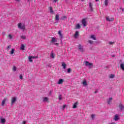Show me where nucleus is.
Listing matches in <instances>:
<instances>
[{
    "instance_id": "31",
    "label": "nucleus",
    "mask_w": 124,
    "mask_h": 124,
    "mask_svg": "<svg viewBox=\"0 0 124 124\" xmlns=\"http://www.w3.org/2000/svg\"><path fill=\"white\" fill-rule=\"evenodd\" d=\"M20 49L21 50H25V46H24V45H21Z\"/></svg>"
},
{
    "instance_id": "21",
    "label": "nucleus",
    "mask_w": 124,
    "mask_h": 124,
    "mask_svg": "<svg viewBox=\"0 0 124 124\" xmlns=\"http://www.w3.org/2000/svg\"><path fill=\"white\" fill-rule=\"evenodd\" d=\"M90 38H92L93 40H96V38L94 36V35H91Z\"/></svg>"
},
{
    "instance_id": "17",
    "label": "nucleus",
    "mask_w": 124,
    "mask_h": 124,
    "mask_svg": "<svg viewBox=\"0 0 124 124\" xmlns=\"http://www.w3.org/2000/svg\"><path fill=\"white\" fill-rule=\"evenodd\" d=\"M79 35V31H76L75 34H74V37L75 38H77V36Z\"/></svg>"
},
{
    "instance_id": "5",
    "label": "nucleus",
    "mask_w": 124,
    "mask_h": 124,
    "mask_svg": "<svg viewBox=\"0 0 124 124\" xmlns=\"http://www.w3.org/2000/svg\"><path fill=\"white\" fill-rule=\"evenodd\" d=\"M82 24L83 25V27L87 26V19L86 18H83L81 21Z\"/></svg>"
},
{
    "instance_id": "16",
    "label": "nucleus",
    "mask_w": 124,
    "mask_h": 124,
    "mask_svg": "<svg viewBox=\"0 0 124 124\" xmlns=\"http://www.w3.org/2000/svg\"><path fill=\"white\" fill-rule=\"evenodd\" d=\"M6 101V98H4L3 100L2 101V103H1L2 106H3L4 104H5Z\"/></svg>"
},
{
    "instance_id": "38",
    "label": "nucleus",
    "mask_w": 124,
    "mask_h": 124,
    "mask_svg": "<svg viewBox=\"0 0 124 124\" xmlns=\"http://www.w3.org/2000/svg\"><path fill=\"white\" fill-rule=\"evenodd\" d=\"M19 79H20V80H23V76L22 75H19Z\"/></svg>"
},
{
    "instance_id": "26",
    "label": "nucleus",
    "mask_w": 124,
    "mask_h": 124,
    "mask_svg": "<svg viewBox=\"0 0 124 124\" xmlns=\"http://www.w3.org/2000/svg\"><path fill=\"white\" fill-rule=\"evenodd\" d=\"M109 77L110 79H113L115 78V75H109Z\"/></svg>"
},
{
    "instance_id": "50",
    "label": "nucleus",
    "mask_w": 124,
    "mask_h": 124,
    "mask_svg": "<svg viewBox=\"0 0 124 124\" xmlns=\"http://www.w3.org/2000/svg\"><path fill=\"white\" fill-rule=\"evenodd\" d=\"M120 9H122V11L124 12V9L122 8H120Z\"/></svg>"
},
{
    "instance_id": "13",
    "label": "nucleus",
    "mask_w": 124,
    "mask_h": 124,
    "mask_svg": "<svg viewBox=\"0 0 124 124\" xmlns=\"http://www.w3.org/2000/svg\"><path fill=\"white\" fill-rule=\"evenodd\" d=\"M82 84H83V86H84V87L88 86V82H87V80H83Z\"/></svg>"
},
{
    "instance_id": "29",
    "label": "nucleus",
    "mask_w": 124,
    "mask_h": 124,
    "mask_svg": "<svg viewBox=\"0 0 124 124\" xmlns=\"http://www.w3.org/2000/svg\"><path fill=\"white\" fill-rule=\"evenodd\" d=\"M108 1H109V0H105V4L106 6H108Z\"/></svg>"
},
{
    "instance_id": "7",
    "label": "nucleus",
    "mask_w": 124,
    "mask_h": 124,
    "mask_svg": "<svg viewBox=\"0 0 124 124\" xmlns=\"http://www.w3.org/2000/svg\"><path fill=\"white\" fill-rule=\"evenodd\" d=\"M119 108L120 111H124V105H123L122 104H119Z\"/></svg>"
},
{
    "instance_id": "36",
    "label": "nucleus",
    "mask_w": 124,
    "mask_h": 124,
    "mask_svg": "<svg viewBox=\"0 0 124 124\" xmlns=\"http://www.w3.org/2000/svg\"><path fill=\"white\" fill-rule=\"evenodd\" d=\"M59 100H62V95H59Z\"/></svg>"
},
{
    "instance_id": "22",
    "label": "nucleus",
    "mask_w": 124,
    "mask_h": 124,
    "mask_svg": "<svg viewBox=\"0 0 124 124\" xmlns=\"http://www.w3.org/2000/svg\"><path fill=\"white\" fill-rule=\"evenodd\" d=\"M0 122L1 124H4L5 123V119L4 118L0 119Z\"/></svg>"
},
{
    "instance_id": "46",
    "label": "nucleus",
    "mask_w": 124,
    "mask_h": 124,
    "mask_svg": "<svg viewBox=\"0 0 124 124\" xmlns=\"http://www.w3.org/2000/svg\"><path fill=\"white\" fill-rule=\"evenodd\" d=\"M22 124H27V122L23 121Z\"/></svg>"
},
{
    "instance_id": "37",
    "label": "nucleus",
    "mask_w": 124,
    "mask_h": 124,
    "mask_svg": "<svg viewBox=\"0 0 124 124\" xmlns=\"http://www.w3.org/2000/svg\"><path fill=\"white\" fill-rule=\"evenodd\" d=\"M32 59H38V56H31Z\"/></svg>"
},
{
    "instance_id": "11",
    "label": "nucleus",
    "mask_w": 124,
    "mask_h": 124,
    "mask_svg": "<svg viewBox=\"0 0 124 124\" xmlns=\"http://www.w3.org/2000/svg\"><path fill=\"white\" fill-rule=\"evenodd\" d=\"M63 83V79L61 78L59 80L58 82V84L59 85H61Z\"/></svg>"
},
{
    "instance_id": "27",
    "label": "nucleus",
    "mask_w": 124,
    "mask_h": 124,
    "mask_svg": "<svg viewBox=\"0 0 124 124\" xmlns=\"http://www.w3.org/2000/svg\"><path fill=\"white\" fill-rule=\"evenodd\" d=\"M112 99H113L112 97L109 98V99L108 100V104H110V103H111V101H112Z\"/></svg>"
},
{
    "instance_id": "54",
    "label": "nucleus",
    "mask_w": 124,
    "mask_h": 124,
    "mask_svg": "<svg viewBox=\"0 0 124 124\" xmlns=\"http://www.w3.org/2000/svg\"><path fill=\"white\" fill-rule=\"evenodd\" d=\"M28 0L30 1V0Z\"/></svg>"
},
{
    "instance_id": "35",
    "label": "nucleus",
    "mask_w": 124,
    "mask_h": 124,
    "mask_svg": "<svg viewBox=\"0 0 124 124\" xmlns=\"http://www.w3.org/2000/svg\"><path fill=\"white\" fill-rule=\"evenodd\" d=\"M94 117H95V114H92L91 115V118H92V120H93V119H94Z\"/></svg>"
},
{
    "instance_id": "40",
    "label": "nucleus",
    "mask_w": 124,
    "mask_h": 124,
    "mask_svg": "<svg viewBox=\"0 0 124 124\" xmlns=\"http://www.w3.org/2000/svg\"><path fill=\"white\" fill-rule=\"evenodd\" d=\"M13 69L14 71H16V67L15 66H14L13 68Z\"/></svg>"
},
{
    "instance_id": "24",
    "label": "nucleus",
    "mask_w": 124,
    "mask_h": 124,
    "mask_svg": "<svg viewBox=\"0 0 124 124\" xmlns=\"http://www.w3.org/2000/svg\"><path fill=\"white\" fill-rule=\"evenodd\" d=\"M15 51V49H14V48H12L11 51L10 52V54L11 55H13L14 54Z\"/></svg>"
},
{
    "instance_id": "3",
    "label": "nucleus",
    "mask_w": 124,
    "mask_h": 124,
    "mask_svg": "<svg viewBox=\"0 0 124 124\" xmlns=\"http://www.w3.org/2000/svg\"><path fill=\"white\" fill-rule=\"evenodd\" d=\"M16 100H17V98L16 97H12L11 98V105H14L15 103L16 102Z\"/></svg>"
},
{
    "instance_id": "14",
    "label": "nucleus",
    "mask_w": 124,
    "mask_h": 124,
    "mask_svg": "<svg viewBox=\"0 0 124 124\" xmlns=\"http://www.w3.org/2000/svg\"><path fill=\"white\" fill-rule=\"evenodd\" d=\"M81 28V26H80V24L78 23L76 25L75 29L76 30H79Z\"/></svg>"
},
{
    "instance_id": "52",
    "label": "nucleus",
    "mask_w": 124,
    "mask_h": 124,
    "mask_svg": "<svg viewBox=\"0 0 124 124\" xmlns=\"http://www.w3.org/2000/svg\"><path fill=\"white\" fill-rule=\"evenodd\" d=\"M16 1H19V0H15Z\"/></svg>"
},
{
    "instance_id": "19",
    "label": "nucleus",
    "mask_w": 124,
    "mask_h": 124,
    "mask_svg": "<svg viewBox=\"0 0 124 124\" xmlns=\"http://www.w3.org/2000/svg\"><path fill=\"white\" fill-rule=\"evenodd\" d=\"M62 66L63 67V69H65L66 68V64L64 63V62H62Z\"/></svg>"
},
{
    "instance_id": "44",
    "label": "nucleus",
    "mask_w": 124,
    "mask_h": 124,
    "mask_svg": "<svg viewBox=\"0 0 124 124\" xmlns=\"http://www.w3.org/2000/svg\"><path fill=\"white\" fill-rule=\"evenodd\" d=\"M62 31L61 30H60V31H58V34L59 35H60V34H62Z\"/></svg>"
},
{
    "instance_id": "41",
    "label": "nucleus",
    "mask_w": 124,
    "mask_h": 124,
    "mask_svg": "<svg viewBox=\"0 0 124 124\" xmlns=\"http://www.w3.org/2000/svg\"><path fill=\"white\" fill-rule=\"evenodd\" d=\"M88 42H89V43H90V44H93V41L91 40H89L88 41Z\"/></svg>"
},
{
    "instance_id": "32",
    "label": "nucleus",
    "mask_w": 124,
    "mask_h": 124,
    "mask_svg": "<svg viewBox=\"0 0 124 124\" xmlns=\"http://www.w3.org/2000/svg\"><path fill=\"white\" fill-rule=\"evenodd\" d=\"M8 37L10 39H12V35L9 34L8 36Z\"/></svg>"
},
{
    "instance_id": "15",
    "label": "nucleus",
    "mask_w": 124,
    "mask_h": 124,
    "mask_svg": "<svg viewBox=\"0 0 124 124\" xmlns=\"http://www.w3.org/2000/svg\"><path fill=\"white\" fill-rule=\"evenodd\" d=\"M50 58H51V59H54L55 58V54L54 53L53 51L51 52V53L50 54Z\"/></svg>"
},
{
    "instance_id": "12",
    "label": "nucleus",
    "mask_w": 124,
    "mask_h": 124,
    "mask_svg": "<svg viewBox=\"0 0 124 124\" xmlns=\"http://www.w3.org/2000/svg\"><path fill=\"white\" fill-rule=\"evenodd\" d=\"M55 42H57V38L55 37H52L51 40V43H55Z\"/></svg>"
},
{
    "instance_id": "2",
    "label": "nucleus",
    "mask_w": 124,
    "mask_h": 124,
    "mask_svg": "<svg viewBox=\"0 0 124 124\" xmlns=\"http://www.w3.org/2000/svg\"><path fill=\"white\" fill-rule=\"evenodd\" d=\"M84 62L85 63V65L88 66L89 68H92V67H93V63H90L88 61H85Z\"/></svg>"
},
{
    "instance_id": "25",
    "label": "nucleus",
    "mask_w": 124,
    "mask_h": 124,
    "mask_svg": "<svg viewBox=\"0 0 124 124\" xmlns=\"http://www.w3.org/2000/svg\"><path fill=\"white\" fill-rule=\"evenodd\" d=\"M89 7H90L91 10L93 11V4H92L91 2L89 3Z\"/></svg>"
},
{
    "instance_id": "45",
    "label": "nucleus",
    "mask_w": 124,
    "mask_h": 124,
    "mask_svg": "<svg viewBox=\"0 0 124 124\" xmlns=\"http://www.w3.org/2000/svg\"><path fill=\"white\" fill-rule=\"evenodd\" d=\"M10 48H11V46H8L7 47V49L9 50V49H10Z\"/></svg>"
},
{
    "instance_id": "10",
    "label": "nucleus",
    "mask_w": 124,
    "mask_h": 124,
    "mask_svg": "<svg viewBox=\"0 0 124 124\" xmlns=\"http://www.w3.org/2000/svg\"><path fill=\"white\" fill-rule=\"evenodd\" d=\"M49 101V98L47 97H45L43 99V102H48Z\"/></svg>"
},
{
    "instance_id": "48",
    "label": "nucleus",
    "mask_w": 124,
    "mask_h": 124,
    "mask_svg": "<svg viewBox=\"0 0 124 124\" xmlns=\"http://www.w3.org/2000/svg\"><path fill=\"white\" fill-rule=\"evenodd\" d=\"M55 45H56V46H58V45H59V43H54V44Z\"/></svg>"
},
{
    "instance_id": "4",
    "label": "nucleus",
    "mask_w": 124,
    "mask_h": 124,
    "mask_svg": "<svg viewBox=\"0 0 124 124\" xmlns=\"http://www.w3.org/2000/svg\"><path fill=\"white\" fill-rule=\"evenodd\" d=\"M106 19L107 21H108V22H113V21L115 20V18H114V17H111L109 18V16H106Z\"/></svg>"
},
{
    "instance_id": "49",
    "label": "nucleus",
    "mask_w": 124,
    "mask_h": 124,
    "mask_svg": "<svg viewBox=\"0 0 124 124\" xmlns=\"http://www.w3.org/2000/svg\"><path fill=\"white\" fill-rule=\"evenodd\" d=\"M97 92H98L97 90H96L95 91V92H94V93H97Z\"/></svg>"
},
{
    "instance_id": "28",
    "label": "nucleus",
    "mask_w": 124,
    "mask_h": 124,
    "mask_svg": "<svg viewBox=\"0 0 124 124\" xmlns=\"http://www.w3.org/2000/svg\"><path fill=\"white\" fill-rule=\"evenodd\" d=\"M20 38L22 39H27V37L25 35H21L20 36Z\"/></svg>"
},
{
    "instance_id": "1",
    "label": "nucleus",
    "mask_w": 124,
    "mask_h": 124,
    "mask_svg": "<svg viewBox=\"0 0 124 124\" xmlns=\"http://www.w3.org/2000/svg\"><path fill=\"white\" fill-rule=\"evenodd\" d=\"M18 28L20 30H21L22 31H25V30H26V26L25 24H22L21 22L18 24Z\"/></svg>"
},
{
    "instance_id": "18",
    "label": "nucleus",
    "mask_w": 124,
    "mask_h": 124,
    "mask_svg": "<svg viewBox=\"0 0 124 124\" xmlns=\"http://www.w3.org/2000/svg\"><path fill=\"white\" fill-rule=\"evenodd\" d=\"M77 105H78V102H76V103H75V104L73 106V109H75V108H77Z\"/></svg>"
},
{
    "instance_id": "39",
    "label": "nucleus",
    "mask_w": 124,
    "mask_h": 124,
    "mask_svg": "<svg viewBox=\"0 0 124 124\" xmlns=\"http://www.w3.org/2000/svg\"><path fill=\"white\" fill-rule=\"evenodd\" d=\"M67 73H70V72H71V69L70 68H68V69H67Z\"/></svg>"
},
{
    "instance_id": "30",
    "label": "nucleus",
    "mask_w": 124,
    "mask_h": 124,
    "mask_svg": "<svg viewBox=\"0 0 124 124\" xmlns=\"http://www.w3.org/2000/svg\"><path fill=\"white\" fill-rule=\"evenodd\" d=\"M31 59H32V57H31V56H29V62H32V60Z\"/></svg>"
},
{
    "instance_id": "20",
    "label": "nucleus",
    "mask_w": 124,
    "mask_h": 124,
    "mask_svg": "<svg viewBox=\"0 0 124 124\" xmlns=\"http://www.w3.org/2000/svg\"><path fill=\"white\" fill-rule=\"evenodd\" d=\"M49 9L50 11V13L51 14H53L54 13V11L53 10V8L51 6H50L49 7Z\"/></svg>"
},
{
    "instance_id": "34",
    "label": "nucleus",
    "mask_w": 124,
    "mask_h": 124,
    "mask_svg": "<svg viewBox=\"0 0 124 124\" xmlns=\"http://www.w3.org/2000/svg\"><path fill=\"white\" fill-rule=\"evenodd\" d=\"M66 16H63L61 17V20H64L65 19H66Z\"/></svg>"
},
{
    "instance_id": "6",
    "label": "nucleus",
    "mask_w": 124,
    "mask_h": 124,
    "mask_svg": "<svg viewBox=\"0 0 124 124\" xmlns=\"http://www.w3.org/2000/svg\"><path fill=\"white\" fill-rule=\"evenodd\" d=\"M78 48L80 52H84V48H83V46H81V45H78Z\"/></svg>"
},
{
    "instance_id": "51",
    "label": "nucleus",
    "mask_w": 124,
    "mask_h": 124,
    "mask_svg": "<svg viewBox=\"0 0 124 124\" xmlns=\"http://www.w3.org/2000/svg\"><path fill=\"white\" fill-rule=\"evenodd\" d=\"M49 94H52V91H50V92Z\"/></svg>"
},
{
    "instance_id": "43",
    "label": "nucleus",
    "mask_w": 124,
    "mask_h": 124,
    "mask_svg": "<svg viewBox=\"0 0 124 124\" xmlns=\"http://www.w3.org/2000/svg\"><path fill=\"white\" fill-rule=\"evenodd\" d=\"M109 44H110V45H113V44H114L115 43L113 42H109Z\"/></svg>"
},
{
    "instance_id": "42",
    "label": "nucleus",
    "mask_w": 124,
    "mask_h": 124,
    "mask_svg": "<svg viewBox=\"0 0 124 124\" xmlns=\"http://www.w3.org/2000/svg\"><path fill=\"white\" fill-rule=\"evenodd\" d=\"M60 37H61V39H62V38H63V36L62 35V34H61L60 35H59Z\"/></svg>"
},
{
    "instance_id": "53",
    "label": "nucleus",
    "mask_w": 124,
    "mask_h": 124,
    "mask_svg": "<svg viewBox=\"0 0 124 124\" xmlns=\"http://www.w3.org/2000/svg\"><path fill=\"white\" fill-rule=\"evenodd\" d=\"M95 1H98V0H95Z\"/></svg>"
},
{
    "instance_id": "33",
    "label": "nucleus",
    "mask_w": 124,
    "mask_h": 124,
    "mask_svg": "<svg viewBox=\"0 0 124 124\" xmlns=\"http://www.w3.org/2000/svg\"><path fill=\"white\" fill-rule=\"evenodd\" d=\"M65 107H67V105H64L62 106V110H64V108H65Z\"/></svg>"
},
{
    "instance_id": "23",
    "label": "nucleus",
    "mask_w": 124,
    "mask_h": 124,
    "mask_svg": "<svg viewBox=\"0 0 124 124\" xmlns=\"http://www.w3.org/2000/svg\"><path fill=\"white\" fill-rule=\"evenodd\" d=\"M120 68L124 71V63L120 64Z\"/></svg>"
},
{
    "instance_id": "8",
    "label": "nucleus",
    "mask_w": 124,
    "mask_h": 124,
    "mask_svg": "<svg viewBox=\"0 0 124 124\" xmlns=\"http://www.w3.org/2000/svg\"><path fill=\"white\" fill-rule=\"evenodd\" d=\"M60 20V16L59 15H56L55 16V21H56V23L59 22V20Z\"/></svg>"
},
{
    "instance_id": "9",
    "label": "nucleus",
    "mask_w": 124,
    "mask_h": 124,
    "mask_svg": "<svg viewBox=\"0 0 124 124\" xmlns=\"http://www.w3.org/2000/svg\"><path fill=\"white\" fill-rule=\"evenodd\" d=\"M119 119L120 118H119V115L116 114L114 116V120L117 121H119Z\"/></svg>"
},
{
    "instance_id": "47",
    "label": "nucleus",
    "mask_w": 124,
    "mask_h": 124,
    "mask_svg": "<svg viewBox=\"0 0 124 124\" xmlns=\"http://www.w3.org/2000/svg\"><path fill=\"white\" fill-rule=\"evenodd\" d=\"M59 0H53L54 2H57Z\"/></svg>"
}]
</instances>
